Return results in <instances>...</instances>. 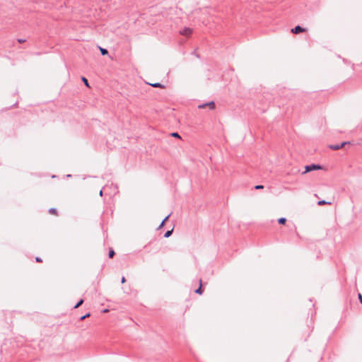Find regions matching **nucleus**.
<instances>
[{"label":"nucleus","instance_id":"nucleus-1","mask_svg":"<svg viewBox=\"0 0 362 362\" xmlns=\"http://www.w3.org/2000/svg\"><path fill=\"white\" fill-rule=\"evenodd\" d=\"M322 169V166L319 164L312 163L310 165H307L305 166V171L302 173V174H305L307 173L317 170Z\"/></svg>","mask_w":362,"mask_h":362},{"label":"nucleus","instance_id":"nucleus-2","mask_svg":"<svg viewBox=\"0 0 362 362\" xmlns=\"http://www.w3.org/2000/svg\"><path fill=\"white\" fill-rule=\"evenodd\" d=\"M350 144L349 141H343V142H341L339 144H332V145H329V148L330 149H332V150L337 151V150H339V149L343 148L344 146H346L347 144Z\"/></svg>","mask_w":362,"mask_h":362},{"label":"nucleus","instance_id":"nucleus-3","mask_svg":"<svg viewBox=\"0 0 362 362\" xmlns=\"http://www.w3.org/2000/svg\"><path fill=\"white\" fill-rule=\"evenodd\" d=\"M206 107H209V108L210 110H214L216 107L215 103L214 101H210V102H208V103H205L199 105L198 106V108L203 109V108H205Z\"/></svg>","mask_w":362,"mask_h":362},{"label":"nucleus","instance_id":"nucleus-4","mask_svg":"<svg viewBox=\"0 0 362 362\" xmlns=\"http://www.w3.org/2000/svg\"><path fill=\"white\" fill-rule=\"evenodd\" d=\"M180 33L185 37H189L192 33V29L189 28H184L180 30Z\"/></svg>","mask_w":362,"mask_h":362},{"label":"nucleus","instance_id":"nucleus-5","mask_svg":"<svg viewBox=\"0 0 362 362\" xmlns=\"http://www.w3.org/2000/svg\"><path fill=\"white\" fill-rule=\"evenodd\" d=\"M305 30V28H302L300 25L296 26L294 28L291 29V33L294 34H298L300 33L304 32Z\"/></svg>","mask_w":362,"mask_h":362},{"label":"nucleus","instance_id":"nucleus-6","mask_svg":"<svg viewBox=\"0 0 362 362\" xmlns=\"http://www.w3.org/2000/svg\"><path fill=\"white\" fill-rule=\"evenodd\" d=\"M194 292L199 295H202L204 292V289L202 288V280L201 279H199V286L194 291Z\"/></svg>","mask_w":362,"mask_h":362},{"label":"nucleus","instance_id":"nucleus-7","mask_svg":"<svg viewBox=\"0 0 362 362\" xmlns=\"http://www.w3.org/2000/svg\"><path fill=\"white\" fill-rule=\"evenodd\" d=\"M170 214H168L167 216H165L163 221H161V223H160V225L158 226L157 230H160L164 226H165V222L168 220L169 217H170Z\"/></svg>","mask_w":362,"mask_h":362},{"label":"nucleus","instance_id":"nucleus-8","mask_svg":"<svg viewBox=\"0 0 362 362\" xmlns=\"http://www.w3.org/2000/svg\"><path fill=\"white\" fill-rule=\"evenodd\" d=\"M98 48L100 49L102 55L104 56L108 54V51L107 49L104 48L103 47H98Z\"/></svg>","mask_w":362,"mask_h":362},{"label":"nucleus","instance_id":"nucleus-9","mask_svg":"<svg viewBox=\"0 0 362 362\" xmlns=\"http://www.w3.org/2000/svg\"><path fill=\"white\" fill-rule=\"evenodd\" d=\"M150 85H151L152 87H154V88H165L164 85H163V84H162V83H150Z\"/></svg>","mask_w":362,"mask_h":362},{"label":"nucleus","instance_id":"nucleus-10","mask_svg":"<svg viewBox=\"0 0 362 362\" xmlns=\"http://www.w3.org/2000/svg\"><path fill=\"white\" fill-rule=\"evenodd\" d=\"M324 204H332V202H327L325 200H320V201H318L317 202V205L319 206H322Z\"/></svg>","mask_w":362,"mask_h":362},{"label":"nucleus","instance_id":"nucleus-11","mask_svg":"<svg viewBox=\"0 0 362 362\" xmlns=\"http://www.w3.org/2000/svg\"><path fill=\"white\" fill-rule=\"evenodd\" d=\"M81 81L83 82L84 85H85L86 87H88V88H89V87H90V85H89L88 81V79H87L86 77H84V76H81Z\"/></svg>","mask_w":362,"mask_h":362},{"label":"nucleus","instance_id":"nucleus-12","mask_svg":"<svg viewBox=\"0 0 362 362\" xmlns=\"http://www.w3.org/2000/svg\"><path fill=\"white\" fill-rule=\"evenodd\" d=\"M83 302H84L83 299H82V298H81V299H80V300L77 302V303L74 306V309H76V308H79V307H80V306L83 303Z\"/></svg>","mask_w":362,"mask_h":362},{"label":"nucleus","instance_id":"nucleus-13","mask_svg":"<svg viewBox=\"0 0 362 362\" xmlns=\"http://www.w3.org/2000/svg\"><path fill=\"white\" fill-rule=\"evenodd\" d=\"M286 222V218L284 217L279 218L278 219V223L281 225H284Z\"/></svg>","mask_w":362,"mask_h":362},{"label":"nucleus","instance_id":"nucleus-14","mask_svg":"<svg viewBox=\"0 0 362 362\" xmlns=\"http://www.w3.org/2000/svg\"><path fill=\"white\" fill-rule=\"evenodd\" d=\"M115 255V252L112 248H110L108 252V257L109 258H112L114 255Z\"/></svg>","mask_w":362,"mask_h":362},{"label":"nucleus","instance_id":"nucleus-15","mask_svg":"<svg viewBox=\"0 0 362 362\" xmlns=\"http://www.w3.org/2000/svg\"><path fill=\"white\" fill-rule=\"evenodd\" d=\"M173 229L168 230L164 233V238H169L173 233Z\"/></svg>","mask_w":362,"mask_h":362},{"label":"nucleus","instance_id":"nucleus-16","mask_svg":"<svg viewBox=\"0 0 362 362\" xmlns=\"http://www.w3.org/2000/svg\"><path fill=\"white\" fill-rule=\"evenodd\" d=\"M89 316H90V313H86V315H83V316L80 317L79 320H80L81 321L84 320L86 317H89Z\"/></svg>","mask_w":362,"mask_h":362},{"label":"nucleus","instance_id":"nucleus-17","mask_svg":"<svg viewBox=\"0 0 362 362\" xmlns=\"http://www.w3.org/2000/svg\"><path fill=\"white\" fill-rule=\"evenodd\" d=\"M49 213L52 214H57V211L55 208H50L49 209Z\"/></svg>","mask_w":362,"mask_h":362},{"label":"nucleus","instance_id":"nucleus-18","mask_svg":"<svg viewBox=\"0 0 362 362\" xmlns=\"http://www.w3.org/2000/svg\"><path fill=\"white\" fill-rule=\"evenodd\" d=\"M173 137L180 139V136L177 132H173L170 134Z\"/></svg>","mask_w":362,"mask_h":362},{"label":"nucleus","instance_id":"nucleus-19","mask_svg":"<svg viewBox=\"0 0 362 362\" xmlns=\"http://www.w3.org/2000/svg\"><path fill=\"white\" fill-rule=\"evenodd\" d=\"M17 42L19 43V44H22V43H24L26 42L25 39L24 38H18L17 39Z\"/></svg>","mask_w":362,"mask_h":362},{"label":"nucleus","instance_id":"nucleus-20","mask_svg":"<svg viewBox=\"0 0 362 362\" xmlns=\"http://www.w3.org/2000/svg\"><path fill=\"white\" fill-rule=\"evenodd\" d=\"M255 189H262L264 188V185H257L254 187Z\"/></svg>","mask_w":362,"mask_h":362},{"label":"nucleus","instance_id":"nucleus-21","mask_svg":"<svg viewBox=\"0 0 362 362\" xmlns=\"http://www.w3.org/2000/svg\"><path fill=\"white\" fill-rule=\"evenodd\" d=\"M192 55H195L197 58H199V55L197 53V50H194L190 53Z\"/></svg>","mask_w":362,"mask_h":362},{"label":"nucleus","instance_id":"nucleus-22","mask_svg":"<svg viewBox=\"0 0 362 362\" xmlns=\"http://www.w3.org/2000/svg\"><path fill=\"white\" fill-rule=\"evenodd\" d=\"M358 296L360 303L362 304V295L361 293H358Z\"/></svg>","mask_w":362,"mask_h":362},{"label":"nucleus","instance_id":"nucleus-23","mask_svg":"<svg viewBox=\"0 0 362 362\" xmlns=\"http://www.w3.org/2000/svg\"><path fill=\"white\" fill-rule=\"evenodd\" d=\"M35 261H36L37 262H42V259H41L40 257H37L35 258Z\"/></svg>","mask_w":362,"mask_h":362},{"label":"nucleus","instance_id":"nucleus-24","mask_svg":"<svg viewBox=\"0 0 362 362\" xmlns=\"http://www.w3.org/2000/svg\"><path fill=\"white\" fill-rule=\"evenodd\" d=\"M126 281V279L124 276H122V279H121V282L122 284H124V282Z\"/></svg>","mask_w":362,"mask_h":362},{"label":"nucleus","instance_id":"nucleus-25","mask_svg":"<svg viewBox=\"0 0 362 362\" xmlns=\"http://www.w3.org/2000/svg\"><path fill=\"white\" fill-rule=\"evenodd\" d=\"M103 194V189H100V191L99 192L100 196L102 197Z\"/></svg>","mask_w":362,"mask_h":362},{"label":"nucleus","instance_id":"nucleus-26","mask_svg":"<svg viewBox=\"0 0 362 362\" xmlns=\"http://www.w3.org/2000/svg\"><path fill=\"white\" fill-rule=\"evenodd\" d=\"M107 311V309H105L103 312L106 313Z\"/></svg>","mask_w":362,"mask_h":362},{"label":"nucleus","instance_id":"nucleus-27","mask_svg":"<svg viewBox=\"0 0 362 362\" xmlns=\"http://www.w3.org/2000/svg\"><path fill=\"white\" fill-rule=\"evenodd\" d=\"M66 177H71V175H67Z\"/></svg>","mask_w":362,"mask_h":362}]
</instances>
